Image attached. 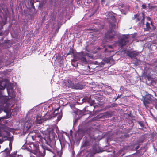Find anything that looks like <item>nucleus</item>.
I'll return each mask as SVG.
<instances>
[{
  "mask_svg": "<svg viewBox=\"0 0 157 157\" xmlns=\"http://www.w3.org/2000/svg\"><path fill=\"white\" fill-rule=\"evenodd\" d=\"M43 5L44 3L42 2L39 4V7L40 9H42L43 8Z\"/></svg>",
  "mask_w": 157,
  "mask_h": 157,
  "instance_id": "58836bf2",
  "label": "nucleus"
},
{
  "mask_svg": "<svg viewBox=\"0 0 157 157\" xmlns=\"http://www.w3.org/2000/svg\"><path fill=\"white\" fill-rule=\"evenodd\" d=\"M100 63H101V65H105V63H104V62H101Z\"/></svg>",
  "mask_w": 157,
  "mask_h": 157,
  "instance_id": "680f3d73",
  "label": "nucleus"
},
{
  "mask_svg": "<svg viewBox=\"0 0 157 157\" xmlns=\"http://www.w3.org/2000/svg\"><path fill=\"white\" fill-rule=\"evenodd\" d=\"M147 19L149 21H151V18H150V17H147Z\"/></svg>",
  "mask_w": 157,
  "mask_h": 157,
  "instance_id": "bf43d9fd",
  "label": "nucleus"
},
{
  "mask_svg": "<svg viewBox=\"0 0 157 157\" xmlns=\"http://www.w3.org/2000/svg\"><path fill=\"white\" fill-rule=\"evenodd\" d=\"M34 0H30V3L32 7L34 9H35V6L34 5Z\"/></svg>",
  "mask_w": 157,
  "mask_h": 157,
  "instance_id": "72a5a7b5",
  "label": "nucleus"
},
{
  "mask_svg": "<svg viewBox=\"0 0 157 157\" xmlns=\"http://www.w3.org/2000/svg\"><path fill=\"white\" fill-rule=\"evenodd\" d=\"M2 60L0 59V69L2 67Z\"/></svg>",
  "mask_w": 157,
  "mask_h": 157,
  "instance_id": "864d4df0",
  "label": "nucleus"
},
{
  "mask_svg": "<svg viewBox=\"0 0 157 157\" xmlns=\"http://www.w3.org/2000/svg\"><path fill=\"white\" fill-rule=\"evenodd\" d=\"M114 22L113 21L110 22V33L112 32L113 31L114 29H115L116 27V25L115 23H113Z\"/></svg>",
  "mask_w": 157,
  "mask_h": 157,
  "instance_id": "412c9836",
  "label": "nucleus"
},
{
  "mask_svg": "<svg viewBox=\"0 0 157 157\" xmlns=\"http://www.w3.org/2000/svg\"><path fill=\"white\" fill-rule=\"evenodd\" d=\"M59 140L61 145V148L62 149L64 147L65 143L64 142H62Z\"/></svg>",
  "mask_w": 157,
  "mask_h": 157,
  "instance_id": "4c0bfd02",
  "label": "nucleus"
},
{
  "mask_svg": "<svg viewBox=\"0 0 157 157\" xmlns=\"http://www.w3.org/2000/svg\"><path fill=\"white\" fill-rule=\"evenodd\" d=\"M86 54L83 52H78L77 56V59L81 61L82 63H87L86 59L85 57Z\"/></svg>",
  "mask_w": 157,
  "mask_h": 157,
  "instance_id": "9b49d317",
  "label": "nucleus"
},
{
  "mask_svg": "<svg viewBox=\"0 0 157 157\" xmlns=\"http://www.w3.org/2000/svg\"><path fill=\"white\" fill-rule=\"evenodd\" d=\"M67 85L69 87L75 89H82L84 87L83 85L79 82L70 80H68Z\"/></svg>",
  "mask_w": 157,
  "mask_h": 157,
  "instance_id": "423d86ee",
  "label": "nucleus"
},
{
  "mask_svg": "<svg viewBox=\"0 0 157 157\" xmlns=\"http://www.w3.org/2000/svg\"><path fill=\"white\" fill-rule=\"evenodd\" d=\"M152 98L153 96L149 94H147L145 96H143L141 100L143 101L144 105L146 107H148V104L155 102L154 100L155 98L153 99Z\"/></svg>",
  "mask_w": 157,
  "mask_h": 157,
  "instance_id": "39448f33",
  "label": "nucleus"
},
{
  "mask_svg": "<svg viewBox=\"0 0 157 157\" xmlns=\"http://www.w3.org/2000/svg\"><path fill=\"white\" fill-rule=\"evenodd\" d=\"M34 121L32 120H28L25 122V128L27 131H29Z\"/></svg>",
  "mask_w": 157,
  "mask_h": 157,
  "instance_id": "f3484780",
  "label": "nucleus"
},
{
  "mask_svg": "<svg viewBox=\"0 0 157 157\" xmlns=\"http://www.w3.org/2000/svg\"><path fill=\"white\" fill-rule=\"evenodd\" d=\"M141 17H142L141 15L139 16V17H137L136 18V22L139 21L141 19Z\"/></svg>",
  "mask_w": 157,
  "mask_h": 157,
  "instance_id": "ea45409f",
  "label": "nucleus"
},
{
  "mask_svg": "<svg viewBox=\"0 0 157 157\" xmlns=\"http://www.w3.org/2000/svg\"><path fill=\"white\" fill-rule=\"evenodd\" d=\"M83 101L84 102H87L90 105V106H88V109H90V110L89 111L91 113L92 112L94 111L95 108V105L94 104V101L92 100L90 98L88 97H84L83 99Z\"/></svg>",
  "mask_w": 157,
  "mask_h": 157,
  "instance_id": "1a4fd4ad",
  "label": "nucleus"
},
{
  "mask_svg": "<svg viewBox=\"0 0 157 157\" xmlns=\"http://www.w3.org/2000/svg\"><path fill=\"white\" fill-rule=\"evenodd\" d=\"M125 53L132 59H136V56L139 54V53L138 52L130 50L125 51Z\"/></svg>",
  "mask_w": 157,
  "mask_h": 157,
  "instance_id": "ddd939ff",
  "label": "nucleus"
},
{
  "mask_svg": "<svg viewBox=\"0 0 157 157\" xmlns=\"http://www.w3.org/2000/svg\"><path fill=\"white\" fill-rule=\"evenodd\" d=\"M105 52H107V48H105Z\"/></svg>",
  "mask_w": 157,
  "mask_h": 157,
  "instance_id": "774afa93",
  "label": "nucleus"
},
{
  "mask_svg": "<svg viewBox=\"0 0 157 157\" xmlns=\"http://www.w3.org/2000/svg\"><path fill=\"white\" fill-rule=\"evenodd\" d=\"M101 4H103L105 2V0H101Z\"/></svg>",
  "mask_w": 157,
  "mask_h": 157,
  "instance_id": "8fccbe9b",
  "label": "nucleus"
},
{
  "mask_svg": "<svg viewBox=\"0 0 157 157\" xmlns=\"http://www.w3.org/2000/svg\"><path fill=\"white\" fill-rule=\"evenodd\" d=\"M78 118H77L76 119H74V122H73V124L74 125L76 123L77 121H78Z\"/></svg>",
  "mask_w": 157,
  "mask_h": 157,
  "instance_id": "a18cd8bd",
  "label": "nucleus"
},
{
  "mask_svg": "<svg viewBox=\"0 0 157 157\" xmlns=\"http://www.w3.org/2000/svg\"><path fill=\"white\" fill-rule=\"evenodd\" d=\"M8 136H7V140L10 141L9 143V148H6L2 152V153L6 152L7 155H9L10 154V151L12 149V142L13 141V136L10 137H8Z\"/></svg>",
  "mask_w": 157,
  "mask_h": 157,
  "instance_id": "9d476101",
  "label": "nucleus"
},
{
  "mask_svg": "<svg viewBox=\"0 0 157 157\" xmlns=\"http://www.w3.org/2000/svg\"><path fill=\"white\" fill-rule=\"evenodd\" d=\"M22 148L23 149H25L26 148V147H25V145H23L22 147Z\"/></svg>",
  "mask_w": 157,
  "mask_h": 157,
  "instance_id": "13d9d810",
  "label": "nucleus"
},
{
  "mask_svg": "<svg viewBox=\"0 0 157 157\" xmlns=\"http://www.w3.org/2000/svg\"><path fill=\"white\" fill-rule=\"evenodd\" d=\"M59 108H57V109H56L55 111H54V113H55V112H56V111H58V110H59Z\"/></svg>",
  "mask_w": 157,
  "mask_h": 157,
  "instance_id": "0e129e2a",
  "label": "nucleus"
},
{
  "mask_svg": "<svg viewBox=\"0 0 157 157\" xmlns=\"http://www.w3.org/2000/svg\"><path fill=\"white\" fill-rule=\"evenodd\" d=\"M137 122L139 124L141 127V128H140V129L143 130L144 128H146L145 127V125L143 121H137Z\"/></svg>",
  "mask_w": 157,
  "mask_h": 157,
  "instance_id": "4be33fe9",
  "label": "nucleus"
},
{
  "mask_svg": "<svg viewBox=\"0 0 157 157\" xmlns=\"http://www.w3.org/2000/svg\"><path fill=\"white\" fill-rule=\"evenodd\" d=\"M129 6L125 4H122L119 6V9L121 13L124 15H126L129 10Z\"/></svg>",
  "mask_w": 157,
  "mask_h": 157,
  "instance_id": "dca6fc26",
  "label": "nucleus"
},
{
  "mask_svg": "<svg viewBox=\"0 0 157 157\" xmlns=\"http://www.w3.org/2000/svg\"><path fill=\"white\" fill-rule=\"evenodd\" d=\"M105 113L107 115L110 116L111 115V113L109 112H107Z\"/></svg>",
  "mask_w": 157,
  "mask_h": 157,
  "instance_id": "3c124183",
  "label": "nucleus"
},
{
  "mask_svg": "<svg viewBox=\"0 0 157 157\" xmlns=\"http://www.w3.org/2000/svg\"><path fill=\"white\" fill-rule=\"evenodd\" d=\"M76 113L77 115H79L80 116L78 117H80L82 116V112L80 110H78L76 112Z\"/></svg>",
  "mask_w": 157,
  "mask_h": 157,
  "instance_id": "7c9ffc66",
  "label": "nucleus"
},
{
  "mask_svg": "<svg viewBox=\"0 0 157 157\" xmlns=\"http://www.w3.org/2000/svg\"><path fill=\"white\" fill-rule=\"evenodd\" d=\"M135 147V145H131V146L130 147V148L132 150H132L134 148V147Z\"/></svg>",
  "mask_w": 157,
  "mask_h": 157,
  "instance_id": "de8ad7c7",
  "label": "nucleus"
},
{
  "mask_svg": "<svg viewBox=\"0 0 157 157\" xmlns=\"http://www.w3.org/2000/svg\"><path fill=\"white\" fill-rule=\"evenodd\" d=\"M8 118V117L6 116L0 117V122L2 121L4 119H7Z\"/></svg>",
  "mask_w": 157,
  "mask_h": 157,
  "instance_id": "c9c22d12",
  "label": "nucleus"
},
{
  "mask_svg": "<svg viewBox=\"0 0 157 157\" xmlns=\"http://www.w3.org/2000/svg\"><path fill=\"white\" fill-rule=\"evenodd\" d=\"M75 50L71 47L70 50L67 53V55L68 56L69 55H74V52Z\"/></svg>",
  "mask_w": 157,
  "mask_h": 157,
  "instance_id": "b1692460",
  "label": "nucleus"
},
{
  "mask_svg": "<svg viewBox=\"0 0 157 157\" xmlns=\"http://www.w3.org/2000/svg\"><path fill=\"white\" fill-rule=\"evenodd\" d=\"M117 104L116 103H113L110 105L111 108H113L117 106Z\"/></svg>",
  "mask_w": 157,
  "mask_h": 157,
  "instance_id": "79ce46f5",
  "label": "nucleus"
},
{
  "mask_svg": "<svg viewBox=\"0 0 157 157\" xmlns=\"http://www.w3.org/2000/svg\"><path fill=\"white\" fill-rule=\"evenodd\" d=\"M141 17H142V19L141 20V22L142 23L143 25L144 24V20L145 19V14L144 12H142L141 14Z\"/></svg>",
  "mask_w": 157,
  "mask_h": 157,
  "instance_id": "cd10ccee",
  "label": "nucleus"
},
{
  "mask_svg": "<svg viewBox=\"0 0 157 157\" xmlns=\"http://www.w3.org/2000/svg\"><path fill=\"white\" fill-rule=\"evenodd\" d=\"M56 12L53 11L51 14L50 15V21H55L56 18Z\"/></svg>",
  "mask_w": 157,
  "mask_h": 157,
  "instance_id": "6ab92c4d",
  "label": "nucleus"
},
{
  "mask_svg": "<svg viewBox=\"0 0 157 157\" xmlns=\"http://www.w3.org/2000/svg\"><path fill=\"white\" fill-rule=\"evenodd\" d=\"M33 132L34 134L32 136V139L34 140H37V138H38V140H39V141H42L43 139H44V138H42L40 133H39L38 131L35 130H34Z\"/></svg>",
  "mask_w": 157,
  "mask_h": 157,
  "instance_id": "f8f14e48",
  "label": "nucleus"
},
{
  "mask_svg": "<svg viewBox=\"0 0 157 157\" xmlns=\"http://www.w3.org/2000/svg\"><path fill=\"white\" fill-rule=\"evenodd\" d=\"M90 129H82L76 132V136L78 135V137L79 139H81L83 136L86 134H87L83 138V143L82 146L86 147L91 144L93 140V138L90 136Z\"/></svg>",
  "mask_w": 157,
  "mask_h": 157,
  "instance_id": "f03ea898",
  "label": "nucleus"
},
{
  "mask_svg": "<svg viewBox=\"0 0 157 157\" xmlns=\"http://www.w3.org/2000/svg\"><path fill=\"white\" fill-rule=\"evenodd\" d=\"M114 35L111 36L110 34H109V35H108L107 34H105V37L107 38H108L109 39H112L114 37Z\"/></svg>",
  "mask_w": 157,
  "mask_h": 157,
  "instance_id": "473e14b6",
  "label": "nucleus"
},
{
  "mask_svg": "<svg viewBox=\"0 0 157 157\" xmlns=\"http://www.w3.org/2000/svg\"><path fill=\"white\" fill-rule=\"evenodd\" d=\"M4 153L6 154V157H23L21 155H17V152H14L12 153L11 155L10 154L8 155H6V152H4L3 153Z\"/></svg>",
  "mask_w": 157,
  "mask_h": 157,
  "instance_id": "a211bd4d",
  "label": "nucleus"
},
{
  "mask_svg": "<svg viewBox=\"0 0 157 157\" xmlns=\"http://www.w3.org/2000/svg\"><path fill=\"white\" fill-rule=\"evenodd\" d=\"M146 28H145V30L146 31H149L151 29V28L150 26L149 23L148 22H147L146 24Z\"/></svg>",
  "mask_w": 157,
  "mask_h": 157,
  "instance_id": "c756f323",
  "label": "nucleus"
},
{
  "mask_svg": "<svg viewBox=\"0 0 157 157\" xmlns=\"http://www.w3.org/2000/svg\"><path fill=\"white\" fill-rule=\"evenodd\" d=\"M44 118L45 119V120L46 121L48 119H50L53 117H54V116L50 115L48 113H47L44 116Z\"/></svg>",
  "mask_w": 157,
  "mask_h": 157,
  "instance_id": "393cba45",
  "label": "nucleus"
},
{
  "mask_svg": "<svg viewBox=\"0 0 157 157\" xmlns=\"http://www.w3.org/2000/svg\"><path fill=\"white\" fill-rule=\"evenodd\" d=\"M63 153V151L61 149L60 151H58L57 152V154L59 157H62V155Z\"/></svg>",
  "mask_w": 157,
  "mask_h": 157,
  "instance_id": "2f4dec72",
  "label": "nucleus"
},
{
  "mask_svg": "<svg viewBox=\"0 0 157 157\" xmlns=\"http://www.w3.org/2000/svg\"><path fill=\"white\" fill-rule=\"evenodd\" d=\"M56 139H57V136L53 131H49L48 135L47 137L44 138L46 142L47 141L48 143L51 144L53 147L54 145L55 144Z\"/></svg>",
  "mask_w": 157,
  "mask_h": 157,
  "instance_id": "20e7f679",
  "label": "nucleus"
},
{
  "mask_svg": "<svg viewBox=\"0 0 157 157\" xmlns=\"http://www.w3.org/2000/svg\"><path fill=\"white\" fill-rule=\"evenodd\" d=\"M142 76L144 77L145 79H147L148 80H149L150 79L149 75L147 74L146 73L144 72L143 73Z\"/></svg>",
  "mask_w": 157,
  "mask_h": 157,
  "instance_id": "5701e85b",
  "label": "nucleus"
},
{
  "mask_svg": "<svg viewBox=\"0 0 157 157\" xmlns=\"http://www.w3.org/2000/svg\"><path fill=\"white\" fill-rule=\"evenodd\" d=\"M62 116H58L57 117V119L59 121L61 119V118Z\"/></svg>",
  "mask_w": 157,
  "mask_h": 157,
  "instance_id": "6e6d98bb",
  "label": "nucleus"
},
{
  "mask_svg": "<svg viewBox=\"0 0 157 157\" xmlns=\"http://www.w3.org/2000/svg\"><path fill=\"white\" fill-rule=\"evenodd\" d=\"M146 7L147 6L145 4H143L141 6V9H145Z\"/></svg>",
  "mask_w": 157,
  "mask_h": 157,
  "instance_id": "09e8293b",
  "label": "nucleus"
},
{
  "mask_svg": "<svg viewBox=\"0 0 157 157\" xmlns=\"http://www.w3.org/2000/svg\"><path fill=\"white\" fill-rule=\"evenodd\" d=\"M128 35H124L119 39L118 41L119 45L121 48L126 45L129 42L128 39Z\"/></svg>",
  "mask_w": 157,
  "mask_h": 157,
  "instance_id": "6e6552de",
  "label": "nucleus"
},
{
  "mask_svg": "<svg viewBox=\"0 0 157 157\" xmlns=\"http://www.w3.org/2000/svg\"><path fill=\"white\" fill-rule=\"evenodd\" d=\"M86 157H94V154L92 153H89Z\"/></svg>",
  "mask_w": 157,
  "mask_h": 157,
  "instance_id": "f704fd0d",
  "label": "nucleus"
},
{
  "mask_svg": "<svg viewBox=\"0 0 157 157\" xmlns=\"http://www.w3.org/2000/svg\"><path fill=\"white\" fill-rule=\"evenodd\" d=\"M108 47L110 48H112V46L110 45H109L108 46Z\"/></svg>",
  "mask_w": 157,
  "mask_h": 157,
  "instance_id": "338daca9",
  "label": "nucleus"
},
{
  "mask_svg": "<svg viewBox=\"0 0 157 157\" xmlns=\"http://www.w3.org/2000/svg\"><path fill=\"white\" fill-rule=\"evenodd\" d=\"M139 145H138V146H136V145H135V147H134V148L132 150H136L139 148Z\"/></svg>",
  "mask_w": 157,
  "mask_h": 157,
  "instance_id": "49530a36",
  "label": "nucleus"
},
{
  "mask_svg": "<svg viewBox=\"0 0 157 157\" xmlns=\"http://www.w3.org/2000/svg\"><path fill=\"white\" fill-rule=\"evenodd\" d=\"M108 88L110 90H112V88L111 86H107Z\"/></svg>",
  "mask_w": 157,
  "mask_h": 157,
  "instance_id": "69168bd1",
  "label": "nucleus"
},
{
  "mask_svg": "<svg viewBox=\"0 0 157 157\" xmlns=\"http://www.w3.org/2000/svg\"><path fill=\"white\" fill-rule=\"evenodd\" d=\"M136 60L134 63L136 66H138L141 64V61L140 60L136 58Z\"/></svg>",
  "mask_w": 157,
  "mask_h": 157,
  "instance_id": "bb28decb",
  "label": "nucleus"
},
{
  "mask_svg": "<svg viewBox=\"0 0 157 157\" xmlns=\"http://www.w3.org/2000/svg\"><path fill=\"white\" fill-rule=\"evenodd\" d=\"M121 95H118L117 96L116 98V100H117L118 99L120 98Z\"/></svg>",
  "mask_w": 157,
  "mask_h": 157,
  "instance_id": "052dcab7",
  "label": "nucleus"
},
{
  "mask_svg": "<svg viewBox=\"0 0 157 157\" xmlns=\"http://www.w3.org/2000/svg\"><path fill=\"white\" fill-rule=\"evenodd\" d=\"M154 101L155 102H154L155 103V109L157 110V99H155L154 100Z\"/></svg>",
  "mask_w": 157,
  "mask_h": 157,
  "instance_id": "a19ab883",
  "label": "nucleus"
},
{
  "mask_svg": "<svg viewBox=\"0 0 157 157\" xmlns=\"http://www.w3.org/2000/svg\"><path fill=\"white\" fill-rule=\"evenodd\" d=\"M105 15L106 17L105 18L107 19L109 22L111 21L114 22L115 21L116 19L112 12H107L105 13Z\"/></svg>",
  "mask_w": 157,
  "mask_h": 157,
  "instance_id": "2eb2a0df",
  "label": "nucleus"
},
{
  "mask_svg": "<svg viewBox=\"0 0 157 157\" xmlns=\"http://www.w3.org/2000/svg\"><path fill=\"white\" fill-rule=\"evenodd\" d=\"M92 1V0H87L86 3H90Z\"/></svg>",
  "mask_w": 157,
  "mask_h": 157,
  "instance_id": "603ef678",
  "label": "nucleus"
},
{
  "mask_svg": "<svg viewBox=\"0 0 157 157\" xmlns=\"http://www.w3.org/2000/svg\"><path fill=\"white\" fill-rule=\"evenodd\" d=\"M144 139L145 138L144 136H142L140 137L139 139L138 140V142L139 143H142Z\"/></svg>",
  "mask_w": 157,
  "mask_h": 157,
  "instance_id": "c85d7f7f",
  "label": "nucleus"
},
{
  "mask_svg": "<svg viewBox=\"0 0 157 157\" xmlns=\"http://www.w3.org/2000/svg\"><path fill=\"white\" fill-rule=\"evenodd\" d=\"M43 121V120L40 117L37 116L35 121L36 124H40Z\"/></svg>",
  "mask_w": 157,
  "mask_h": 157,
  "instance_id": "aec40b11",
  "label": "nucleus"
},
{
  "mask_svg": "<svg viewBox=\"0 0 157 157\" xmlns=\"http://www.w3.org/2000/svg\"><path fill=\"white\" fill-rule=\"evenodd\" d=\"M10 132L6 128H1L0 130V144L7 140V136H10Z\"/></svg>",
  "mask_w": 157,
  "mask_h": 157,
  "instance_id": "0eeeda50",
  "label": "nucleus"
},
{
  "mask_svg": "<svg viewBox=\"0 0 157 157\" xmlns=\"http://www.w3.org/2000/svg\"><path fill=\"white\" fill-rule=\"evenodd\" d=\"M141 15V14H135L134 15V17H133L132 18V19L134 20L137 17H139V16Z\"/></svg>",
  "mask_w": 157,
  "mask_h": 157,
  "instance_id": "e433bc0d",
  "label": "nucleus"
},
{
  "mask_svg": "<svg viewBox=\"0 0 157 157\" xmlns=\"http://www.w3.org/2000/svg\"><path fill=\"white\" fill-rule=\"evenodd\" d=\"M29 149L30 152L33 153L37 157H44L45 155V151L42 148H40L39 145L37 144H31L29 146Z\"/></svg>",
  "mask_w": 157,
  "mask_h": 157,
  "instance_id": "7ed1b4c3",
  "label": "nucleus"
},
{
  "mask_svg": "<svg viewBox=\"0 0 157 157\" xmlns=\"http://www.w3.org/2000/svg\"><path fill=\"white\" fill-rule=\"evenodd\" d=\"M105 151L104 150H99V151H97V153H101V152H102L103 151Z\"/></svg>",
  "mask_w": 157,
  "mask_h": 157,
  "instance_id": "4d7b16f0",
  "label": "nucleus"
},
{
  "mask_svg": "<svg viewBox=\"0 0 157 157\" xmlns=\"http://www.w3.org/2000/svg\"><path fill=\"white\" fill-rule=\"evenodd\" d=\"M9 64L10 65H13V62H10V63Z\"/></svg>",
  "mask_w": 157,
  "mask_h": 157,
  "instance_id": "e2e57ef3",
  "label": "nucleus"
},
{
  "mask_svg": "<svg viewBox=\"0 0 157 157\" xmlns=\"http://www.w3.org/2000/svg\"><path fill=\"white\" fill-rule=\"evenodd\" d=\"M2 9H3V11L4 12L5 14H6L7 13V12H8L7 9V8H2Z\"/></svg>",
  "mask_w": 157,
  "mask_h": 157,
  "instance_id": "c03bdc74",
  "label": "nucleus"
},
{
  "mask_svg": "<svg viewBox=\"0 0 157 157\" xmlns=\"http://www.w3.org/2000/svg\"><path fill=\"white\" fill-rule=\"evenodd\" d=\"M156 132H153L151 134V136L152 138H154L155 137L156 135Z\"/></svg>",
  "mask_w": 157,
  "mask_h": 157,
  "instance_id": "37998d69",
  "label": "nucleus"
},
{
  "mask_svg": "<svg viewBox=\"0 0 157 157\" xmlns=\"http://www.w3.org/2000/svg\"><path fill=\"white\" fill-rule=\"evenodd\" d=\"M124 150L125 149L124 148L120 150L118 153V155L121 156L123 155L124 154Z\"/></svg>",
  "mask_w": 157,
  "mask_h": 157,
  "instance_id": "a878e982",
  "label": "nucleus"
},
{
  "mask_svg": "<svg viewBox=\"0 0 157 157\" xmlns=\"http://www.w3.org/2000/svg\"><path fill=\"white\" fill-rule=\"evenodd\" d=\"M16 84L14 83H10L6 79L0 81V109L3 110L6 113L11 112V108L14 104L12 100L7 98L3 90L6 87L8 95L12 97H14L15 95L14 90L16 87Z\"/></svg>",
  "mask_w": 157,
  "mask_h": 157,
  "instance_id": "f257e3e1",
  "label": "nucleus"
},
{
  "mask_svg": "<svg viewBox=\"0 0 157 157\" xmlns=\"http://www.w3.org/2000/svg\"><path fill=\"white\" fill-rule=\"evenodd\" d=\"M109 108H111L110 105H109L107 106H106L105 107V109H109Z\"/></svg>",
  "mask_w": 157,
  "mask_h": 157,
  "instance_id": "5fc2aeb1",
  "label": "nucleus"
},
{
  "mask_svg": "<svg viewBox=\"0 0 157 157\" xmlns=\"http://www.w3.org/2000/svg\"><path fill=\"white\" fill-rule=\"evenodd\" d=\"M46 143L48 145L44 146L42 145V150L43 151V149L44 150L45 154V153L46 150L53 153L54 150L53 148L54 147L55 145H54V147H53L51 144L48 143L47 141V142H46Z\"/></svg>",
  "mask_w": 157,
  "mask_h": 157,
  "instance_id": "4468645a",
  "label": "nucleus"
}]
</instances>
